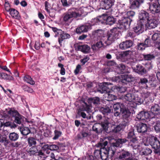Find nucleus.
I'll return each mask as SVG.
<instances>
[{
	"label": "nucleus",
	"instance_id": "c85d7f7f",
	"mask_svg": "<svg viewBox=\"0 0 160 160\" xmlns=\"http://www.w3.org/2000/svg\"><path fill=\"white\" fill-rule=\"evenodd\" d=\"M104 84L105 85L103 84V85L100 86V88H98V92L102 93H105L106 92H107L109 91L108 88H107V87L105 86V85H108V83L105 82Z\"/></svg>",
	"mask_w": 160,
	"mask_h": 160
},
{
	"label": "nucleus",
	"instance_id": "4d7b16f0",
	"mask_svg": "<svg viewBox=\"0 0 160 160\" xmlns=\"http://www.w3.org/2000/svg\"><path fill=\"white\" fill-rule=\"evenodd\" d=\"M55 136L53 138L54 140H56L60 136L61 133L60 132L58 131L57 130H55L54 131Z\"/></svg>",
	"mask_w": 160,
	"mask_h": 160
},
{
	"label": "nucleus",
	"instance_id": "bf43d9fd",
	"mask_svg": "<svg viewBox=\"0 0 160 160\" xmlns=\"http://www.w3.org/2000/svg\"><path fill=\"white\" fill-rule=\"evenodd\" d=\"M92 103L94 104H98L99 102V99L98 98H95L91 99Z\"/></svg>",
	"mask_w": 160,
	"mask_h": 160
},
{
	"label": "nucleus",
	"instance_id": "603ef678",
	"mask_svg": "<svg viewBox=\"0 0 160 160\" xmlns=\"http://www.w3.org/2000/svg\"><path fill=\"white\" fill-rule=\"evenodd\" d=\"M100 17L99 18H96L92 19L91 21L92 25L96 24L97 23H101V21L100 20Z\"/></svg>",
	"mask_w": 160,
	"mask_h": 160
},
{
	"label": "nucleus",
	"instance_id": "6ab92c4d",
	"mask_svg": "<svg viewBox=\"0 0 160 160\" xmlns=\"http://www.w3.org/2000/svg\"><path fill=\"white\" fill-rule=\"evenodd\" d=\"M149 9L152 13H158L160 12V6L156 3L153 2L149 6Z\"/></svg>",
	"mask_w": 160,
	"mask_h": 160
},
{
	"label": "nucleus",
	"instance_id": "6e6552de",
	"mask_svg": "<svg viewBox=\"0 0 160 160\" xmlns=\"http://www.w3.org/2000/svg\"><path fill=\"white\" fill-rule=\"evenodd\" d=\"M149 143L155 149H158L160 147V142L155 137H152L149 139Z\"/></svg>",
	"mask_w": 160,
	"mask_h": 160
},
{
	"label": "nucleus",
	"instance_id": "f03ea898",
	"mask_svg": "<svg viewBox=\"0 0 160 160\" xmlns=\"http://www.w3.org/2000/svg\"><path fill=\"white\" fill-rule=\"evenodd\" d=\"M52 31L55 33V37L60 36V37L58 38V42L60 45L63 40L67 39L70 37L69 34L64 32L61 29L53 27H52Z\"/></svg>",
	"mask_w": 160,
	"mask_h": 160
},
{
	"label": "nucleus",
	"instance_id": "b1692460",
	"mask_svg": "<svg viewBox=\"0 0 160 160\" xmlns=\"http://www.w3.org/2000/svg\"><path fill=\"white\" fill-rule=\"evenodd\" d=\"M78 49L84 53H87L89 52L90 48L87 45H79L78 46Z\"/></svg>",
	"mask_w": 160,
	"mask_h": 160
},
{
	"label": "nucleus",
	"instance_id": "8fccbe9b",
	"mask_svg": "<svg viewBox=\"0 0 160 160\" xmlns=\"http://www.w3.org/2000/svg\"><path fill=\"white\" fill-rule=\"evenodd\" d=\"M86 9L85 8H81L79 10L77 11V12H76V13H78L80 15L78 16V17H79L82 14L85 15L87 14L86 12H85L84 9Z\"/></svg>",
	"mask_w": 160,
	"mask_h": 160
},
{
	"label": "nucleus",
	"instance_id": "680f3d73",
	"mask_svg": "<svg viewBox=\"0 0 160 160\" xmlns=\"http://www.w3.org/2000/svg\"><path fill=\"white\" fill-rule=\"evenodd\" d=\"M146 47L143 43H140L138 45V50H144Z\"/></svg>",
	"mask_w": 160,
	"mask_h": 160
},
{
	"label": "nucleus",
	"instance_id": "f257e3e1",
	"mask_svg": "<svg viewBox=\"0 0 160 160\" xmlns=\"http://www.w3.org/2000/svg\"><path fill=\"white\" fill-rule=\"evenodd\" d=\"M108 142L105 141L103 143H99L96 146L97 147L102 148V152L100 154L101 159L102 160H106L108 158V155L111 154L112 156L114 154V152L113 150L110 149L109 148H106L105 147L107 145Z\"/></svg>",
	"mask_w": 160,
	"mask_h": 160
},
{
	"label": "nucleus",
	"instance_id": "864d4df0",
	"mask_svg": "<svg viewBox=\"0 0 160 160\" xmlns=\"http://www.w3.org/2000/svg\"><path fill=\"white\" fill-rule=\"evenodd\" d=\"M118 68L121 70V72L124 73L126 71L125 70L126 69V67L124 64H119L118 66Z\"/></svg>",
	"mask_w": 160,
	"mask_h": 160
},
{
	"label": "nucleus",
	"instance_id": "7ed1b4c3",
	"mask_svg": "<svg viewBox=\"0 0 160 160\" xmlns=\"http://www.w3.org/2000/svg\"><path fill=\"white\" fill-rule=\"evenodd\" d=\"M8 113L10 116L14 117L15 122L18 124H20L23 121L24 117L20 115L18 112L13 108H11L8 111Z\"/></svg>",
	"mask_w": 160,
	"mask_h": 160
},
{
	"label": "nucleus",
	"instance_id": "20e7f679",
	"mask_svg": "<svg viewBox=\"0 0 160 160\" xmlns=\"http://www.w3.org/2000/svg\"><path fill=\"white\" fill-rule=\"evenodd\" d=\"M118 31L116 28H114L109 31L106 38V40L108 44L113 42L117 38L118 36Z\"/></svg>",
	"mask_w": 160,
	"mask_h": 160
},
{
	"label": "nucleus",
	"instance_id": "49530a36",
	"mask_svg": "<svg viewBox=\"0 0 160 160\" xmlns=\"http://www.w3.org/2000/svg\"><path fill=\"white\" fill-rule=\"evenodd\" d=\"M127 123H126L124 124H120L118 126L116 127L114 129V131L116 132H118L120 131L123 128V126H125L127 125Z\"/></svg>",
	"mask_w": 160,
	"mask_h": 160
},
{
	"label": "nucleus",
	"instance_id": "69168bd1",
	"mask_svg": "<svg viewBox=\"0 0 160 160\" xmlns=\"http://www.w3.org/2000/svg\"><path fill=\"white\" fill-rule=\"evenodd\" d=\"M89 59V57L88 56H86L83 59L81 60V62L82 63L83 65H84L85 63L88 61Z\"/></svg>",
	"mask_w": 160,
	"mask_h": 160
},
{
	"label": "nucleus",
	"instance_id": "f8f14e48",
	"mask_svg": "<svg viewBox=\"0 0 160 160\" xmlns=\"http://www.w3.org/2000/svg\"><path fill=\"white\" fill-rule=\"evenodd\" d=\"M139 20L145 23L144 21H147L150 18L149 13L144 11H141L139 14Z\"/></svg>",
	"mask_w": 160,
	"mask_h": 160
},
{
	"label": "nucleus",
	"instance_id": "2eb2a0df",
	"mask_svg": "<svg viewBox=\"0 0 160 160\" xmlns=\"http://www.w3.org/2000/svg\"><path fill=\"white\" fill-rule=\"evenodd\" d=\"M104 32L101 29H98L93 32L92 35L93 37L94 40L99 39V38H102L105 36H103Z\"/></svg>",
	"mask_w": 160,
	"mask_h": 160
},
{
	"label": "nucleus",
	"instance_id": "ddd939ff",
	"mask_svg": "<svg viewBox=\"0 0 160 160\" xmlns=\"http://www.w3.org/2000/svg\"><path fill=\"white\" fill-rule=\"evenodd\" d=\"M9 141L7 139V137L6 135L3 133L0 134V142L3 143L5 146H7L9 143ZM2 146L0 144V156L2 153Z\"/></svg>",
	"mask_w": 160,
	"mask_h": 160
},
{
	"label": "nucleus",
	"instance_id": "f3484780",
	"mask_svg": "<svg viewBox=\"0 0 160 160\" xmlns=\"http://www.w3.org/2000/svg\"><path fill=\"white\" fill-rule=\"evenodd\" d=\"M137 130L138 132L139 133L145 132L147 130V126L146 124L140 123L137 124Z\"/></svg>",
	"mask_w": 160,
	"mask_h": 160
},
{
	"label": "nucleus",
	"instance_id": "7c9ffc66",
	"mask_svg": "<svg viewBox=\"0 0 160 160\" xmlns=\"http://www.w3.org/2000/svg\"><path fill=\"white\" fill-rule=\"evenodd\" d=\"M130 156V153L128 151H124L121 152V154L118 157V159L125 160L126 158Z\"/></svg>",
	"mask_w": 160,
	"mask_h": 160
},
{
	"label": "nucleus",
	"instance_id": "72a5a7b5",
	"mask_svg": "<svg viewBox=\"0 0 160 160\" xmlns=\"http://www.w3.org/2000/svg\"><path fill=\"white\" fill-rule=\"evenodd\" d=\"M112 108H113L111 106H110V107L102 108L100 109V110L103 114H105L112 112Z\"/></svg>",
	"mask_w": 160,
	"mask_h": 160
},
{
	"label": "nucleus",
	"instance_id": "c756f323",
	"mask_svg": "<svg viewBox=\"0 0 160 160\" xmlns=\"http://www.w3.org/2000/svg\"><path fill=\"white\" fill-rule=\"evenodd\" d=\"M151 110L152 113L157 115L160 112V108L158 104H155L152 106Z\"/></svg>",
	"mask_w": 160,
	"mask_h": 160
},
{
	"label": "nucleus",
	"instance_id": "9d476101",
	"mask_svg": "<svg viewBox=\"0 0 160 160\" xmlns=\"http://www.w3.org/2000/svg\"><path fill=\"white\" fill-rule=\"evenodd\" d=\"M149 115L148 112L144 111L140 112L137 116V118L140 120L148 122Z\"/></svg>",
	"mask_w": 160,
	"mask_h": 160
},
{
	"label": "nucleus",
	"instance_id": "ea45409f",
	"mask_svg": "<svg viewBox=\"0 0 160 160\" xmlns=\"http://www.w3.org/2000/svg\"><path fill=\"white\" fill-rule=\"evenodd\" d=\"M24 80L31 85H33L35 84L34 81L29 76H25L24 78Z\"/></svg>",
	"mask_w": 160,
	"mask_h": 160
},
{
	"label": "nucleus",
	"instance_id": "5fc2aeb1",
	"mask_svg": "<svg viewBox=\"0 0 160 160\" xmlns=\"http://www.w3.org/2000/svg\"><path fill=\"white\" fill-rule=\"evenodd\" d=\"M106 95L107 96L108 98L109 99V100L110 101L115 100L116 98V97L115 95L109 93H106Z\"/></svg>",
	"mask_w": 160,
	"mask_h": 160
},
{
	"label": "nucleus",
	"instance_id": "423d86ee",
	"mask_svg": "<svg viewBox=\"0 0 160 160\" xmlns=\"http://www.w3.org/2000/svg\"><path fill=\"white\" fill-rule=\"evenodd\" d=\"M73 9H69L66 13L63 18V20L65 22H71L73 20V18H77L80 14L76 13V12L73 11Z\"/></svg>",
	"mask_w": 160,
	"mask_h": 160
},
{
	"label": "nucleus",
	"instance_id": "2f4dec72",
	"mask_svg": "<svg viewBox=\"0 0 160 160\" xmlns=\"http://www.w3.org/2000/svg\"><path fill=\"white\" fill-rule=\"evenodd\" d=\"M130 19L128 18H125L122 22V28L125 29H127L129 27L130 24Z\"/></svg>",
	"mask_w": 160,
	"mask_h": 160
},
{
	"label": "nucleus",
	"instance_id": "c03bdc74",
	"mask_svg": "<svg viewBox=\"0 0 160 160\" xmlns=\"http://www.w3.org/2000/svg\"><path fill=\"white\" fill-rule=\"evenodd\" d=\"M152 39L156 42L157 41L160 40V32L155 33L152 36Z\"/></svg>",
	"mask_w": 160,
	"mask_h": 160
},
{
	"label": "nucleus",
	"instance_id": "a878e982",
	"mask_svg": "<svg viewBox=\"0 0 160 160\" xmlns=\"http://www.w3.org/2000/svg\"><path fill=\"white\" fill-rule=\"evenodd\" d=\"M132 102L136 104H141L143 102V99L141 98V95L135 94L133 96Z\"/></svg>",
	"mask_w": 160,
	"mask_h": 160
},
{
	"label": "nucleus",
	"instance_id": "1a4fd4ad",
	"mask_svg": "<svg viewBox=\"0 0 160 160\" xmlns=\"http://www.w3.org/2000/svg\"><path fill=\"white\" fill-rule=\"evenodd\" d=\"M144 24L141 21H139L136 26L133 28L134 32L138 34L142 33L144 30Z\"/></svg>",
	"mask_w": 160,
	"mask_h": 160
},
{
	"label": "nucleus",
	"instance_id": "393cba45",
	"mask_svg": "<svg viewBox=\"0 0 160 160\" xmlns=\"http://www.w3.org/2000/svg\"><path fill=\"white\" fill-rule=\"evenodd\" d=\"M151 124L154 125L153 127L157 133L160 132V122L159 121H150Z\"/></svg>",
	"mask_w": 160,
	"mask_h": 160
},
{
	"label": "nucleus",
	"instance_id": "aec40b11",
	"mask_svg": "<svg viewBox=\"0 0 160 160\" xmlns=\"http://www.w3.org/2000/svg\"><path fill=\"white\" fill-rule=\"evenodd\" d=\"M120 113L123 119H127L131 114L128 109L125 106L124 107H122Z\"/></svg>",
	"mask_w": 160,
	"mask_h": 160
},
{
	"label": "nucleus",
	"instance_id": "a18cd8bd",
	"mask_svg": "<svg viewBox=\"0 0 160 160\" xmlns=\"http://www.w3.org/2000/svg\"><path fill=\"white\" fill-rule=\"evenodd\" d=\"M143 56L144 59L145 60H151L155 58V56L153 54L143 55Z\"/></svg>",
	"mask_w": 160,
	"mask_h": 160
},
{
	"label": "nucleus",
	"instance_id": "9b49d317",
	"mask_svg": "<svg viewBox=\"0 0 160 160\" xmlns=\"http://www.w3.org/2000/svg\"><path fill=\"white\" fill-rule=\"evenodd\" d=\"M158 22L155 19H149L146 24V26L149 29L155 28L157 26Z\"/></svg>",
	"mask_w": 160,
	"mask_h": 160
},
{
	"label": "nucleus",
	"instance_id": "58836bf2",
	"mask_svg": "<svg viewBox=\"0 0 160 160\" xmlns=\"http://www.w3.org/2000/svg\"><path fill=\"white\" fill-rule=\"evenodd\" d=\"M20 131L21 133L24 135H27L30 132V131L28 127H25L21 128Z\"/></svg>",
	"mask_w": 160,
	"mask_h": 160
},
{
	"label": "nucleus",
	"instance_id": "338daca9",
	"mask_svg": "<svg viewBox=\"0 0 160 160\" xmlns=\"http://www.w3.org/2000/svg\"><path fill=\"white\" fill-rule=\"evenodd\" d=\"M132 53V52L131 51L128 50L124 52L122 54V55L123 57H126L128 55H130Z\"/></svg>",
	"mask_w": 160,
	"mask_h": 160
},
{
	"label": "nucleus",
	"instance_id": "3c124183",
	"mask_svg": "<svg viewBox=\"0 0 160 160\" xmlns=\"http://www.w3.org/2000/svg\"><path fill=\"white\" fill-rule=\"evenodd\" d=\"M109 124V122L108 121H106L102 123V124H101L102 125V130L103 129L106 130L108 128V124Z\"/></svg>",
	"mask_w": 160,
	"mask_h": 160
},
{
	"label": "nucleus",
	"instance_id": "bb28decb",
	"mask_svg": "<svg viewBox=\"0 0 160 160\" xmlns=\"http://www.w3.org/2000/svg\"><path fill=\"white\" fill-rule=\"evenodd\" d=\"M9 13L13 18L18 19L20 18L18 12L14 9L12 8L10 11Z\"/></svg>",
	"mask_w": 160,
	"mask_h": 160
},
{
	"label": "nucleus",
	"instance_id": "5701e85b",
	"mask_svg": "<svg viewBox=\"0 0 160 160\" xmlns=\"http://www.w3.org/2000/svg\"><path fill=\"white\" fill-rule=\"evenodd\" d=\"M122 81L123 83L132 81L133 79V77L130 75L124 74L121 75Z\"/></svg>",
	"mask_w": 160,
	"mask_h": 160
},
{
	"label": "nucleus",
	"instance_id": "a19ab883",
	"mask_svg": "<svg viewBox=\"0 0 160 160\" xmlns=\"http://www.w3.org/2000/svg\"><path fill=\"white\" fill-rule=\"evenodd\" d=\"M133 95L131 93H128L123 96V99H125L127 101L131 102L133 101Z\"/></svg>",
	"mask_w": 160,
	"mask_h": 160
},
{
	"label": "nucleus",
	"instance_id": "79ce46f5",
	"mask_svg": "<svg viewBox=\"0 0 160 160\" xmlns=\"http://www.w3.org/2000/svg\"><path fill=\"white\" fill-rule=\"evenodd\" d=\"M28 144L30 146L33 145H35L36 144V139L33 137H29L27 139Z\"/></svg>",
	"mask_w": 160,
	"mask_h": 160
},
{
	"label": "nucleus",
	"instance_id": "412c9836",
	"mask_svg": "<svg viewBox=\"0 0 160 160\" xmlns=\"http://www.w3.org/2000/svg\"><path fill=\"white\" fill-rule=\"evenodd\" d=\"M124 106L123 104L120 103H116L113 105V108L115 111L114 114L115 116H118L119 115L120 113L119 109H120L121 111L122 107H124Z\"/></svg>",
	"mask_w": 160,
	"mask_h": 160
},
{
	"label": "nucleus",
	"instance_id": "473e14b6",
	"mask_svg": "<svg viewBox=\"0 0 160 160\" xmlns=\"http://www.w3.org/2000/svg\"><path fill=\"white\" fill-rule=\"evenodd\" d=\"M152 152V150L149 148L145 147L143 148L141 151V154L142 155H148Z\"/></svg>",
	"mask_w": 160,
	"mask_h": 160
},
{
	"label": "nucleus",
	"instance_id": "37998d69",
	"mask_svg": "<svg viewBox=\"0 0 160 160\" xmlns=\"http://www.w3.org/2000/svg\"><path fill=\"white\" fill-rule=\"evenodd\" d=\"M127 141L125 139H118L117 140L116 143H115L114 145L116 147H118L119 145V144H122L126 142Z\"/></svg>",
	"mask_w": 160,
	"mask_h": 160
},
{
	"label": "nucleus",
	"instance_id": "e433bc0d",
	"mask_svg": "<svg viewBox=\"0 0 160 160\" xmlns=\"http://www.w3.org/2000/svg\"><path fill=\"white\" fill-rule=\"evenodd\" d=\"M129 144L133 148H136L138 146V142L137 140L135 138H133L131 139Z\"/></svg>",
	"mask_w": 160,
	"mask_h": 160
},
{
	"label": "nucleus",
	"instance_id": "cd10ccee",
	"mask_svg": "<svg viewBox=\"0 0 160 160\" xmlns=\"http://www.w3.org/2000/svg\"><path fill=\"white\" fill-rule=\"evenodd\" d=\"M101 124L99 123L94 124L92 127V130L97 133H99L102 132V128Z\"/></svg>",
	"mask_w": 160,
	"mask_h": 160
},
{
	"label": "nucleus",
	"instance_id": "4be33fe9",
	"mask_svg": "<svg viewBox=\"0 0 160 160\" xmlns=\"http://www.w3.org/2000/svg\"><path fill=\"white\" fill-rule=\"evenodd\" d=\"M134 71L138 74L142 75L146 73V70L141 65L139 64L133 69Z\"/></svg>",
	"mask_w": 160,
	"mask_h": 160
},
{
	"label": "nucleus",
	"instance_id": "39448f33",
	"mask_svg": "<svg viewBox=\"0 0 160 160\" xmlns=\"http://www.w3.org/2000/svg\"><path fill=\"white\" fill-rule=\"evenodd\" d=\"M106 38L103 37L96 40L98 42L92 46V49L94 52H96L99 50L100 49L104 46V43L108 45L106 40Z\"/></svg>",
	"mask_w": 160,
	"mask_h": 160
},
{
	"label": "nucleus",
	"instance_id": "a211bd4d",
	"mask_svg": "<svg viewBox=\"0 0 160 160\" xmlns=\"http://www.w3.org/2000/svg\"><path fill=\"white\" fill-rule=\"evenodd\" d=\"M133 45V42L131 40H126L123 42L119 44L120 48L122 49H125L130 48Z\"/></svg>",
	"mask_w": 160,
	"mask_h": 160
},
{
	"label": "nucleus",
	"instance_id": "052dcab7",
	"mask_svg": "<svg viewBox=\"0 0 160 160\" xmlns=\"http://www.w3.org/2000/svg\"><path fill=\"white\" fill-rule=\"evenodd\" d=\"M49 149L51 150H56L58 149L59 147L56 145H50L49 147Z\"/></svg>",
	"mask_w": 160,
	"mask_h": 160
},
{
	"label": "nucleus",
	"instance_id": "13d9d810",
	"mask_svg": "<svg viewBox=\"0 0 160 160\" xmlns=\"http://www.w3.org/2000/svg\"><path fill=\"white\" fill-rule=\"evenodd\" d=\"M23 89L25 91L28 92L29 93H32L34 92V90L32 88L27 86H24Z\"/></svg>",
	"mask_w": 160,
	"mask_h": 160
},
{
	"label": "nucleus",
	"instance_id": "09e8293b",
	"mask_svg": "<svg viewBox=\"0 0 160 160\" xmlns=\"http://www.w3.org/2000/svg\"><path fill=\"white\" fill-rule=\"evenodd\" d=\"M140 4L136 0L134 1L132 3L131 5V8L132 9H135L137 8H138L140 6Z\"/></svg>",
	"mask_w": 160,
	"mask_h": 160
},
{
	"label": "nucleus",
	"instance_id": "f704fd0d",
	"mask_svg": "<svg viewBox=\"0 0 160 160\" xmlns=\"http://www.w3.org/2000/svg\"><path fill=\"white\" fill-rule=\"evenodd\" d=\"M0 78L4 79H6L9 80H13V78L10 75H8L4 73H1L0 72Z\"/></svg>",
	"mask_w": 160,
	"mask_h": 160
},
{
	"label": "nucleus",
	"instance_id": "6e6d98bb",
	"mask_svg": "<svg viewBox=\"0 0 160 160\" xmlns=\"http://www.w3.org/2000/svg\"><path fill=\"white\" fill-rule=\"evenodd\" d=\"M84 111H86L88 112L90 111L92 106L91 105H87V104L85 103V105L83 106Z\"/></svg>",
	"mask_w": 160,
	"mask_h": 160
},
{
	"label": "nucleus",
	"instance_id": "0e129e2a",
	"mask_svg": "<svg viewBox=\"0 0 160 160\" xmlns=\"http://www.w3.org/2000/svg\"><path fill=\"white\" fill-rule=\"evenodd\" d=\"M134 138V134L133 131L129 132L128 133L127 136V138L128 139H131Z\"/></svg>",
	"mask_w": 160,
	"mask_h": 160
},
{
	"label": "nucleus",
	"instance_id": "c9c22d12",
	"mask_svg": "<svg viewBox=\"0 0 160 160\" xmlns=\"http://www.w3.org/2000/svg\"><path fill=\"white\" fill-rule=\"evenodd\" d=\"M9 138L11 140L15 141L18 139L19 135L15 132H11L9 135Z\"/></svg>",
	"mask_w": 160,
	"mask_h": 160
},
{
	"label": "nucleus",
	"instance_id": "774afa93",
	"mask_svg": "<svg viewBox=\"0 0 160 160\" xmlns=\"http://www.w3.org/2000/svg\"><path fill=\"white\" fill-rule=\"evenodd\" d=\"M144 44L146 47H149L151 45L150 40L148 39H146L145 40Z\"/></svg>",
	"mask_w": 160,
	"mask_h": 160
},
{
	"label": "nucleus",
	"instance_id": "0eeeda50",
	"mask_svg": "<svg viewBox=\"0 0 160 160\" xmlns=\"http://www.w3.org/2000/svg\"><path fill=\"white\" fill-rule=\"evenodd\" d=\"M100 20L102 23H106L110 25L113 24L115 22V19L112 17L108 16L105 14L100 17Z\"/></svg>",
	"mask_w": 160,
	"mask_h": 160
},
{
	"label": "nucleus",
	"instance_id": "4c0bfd02",
	"mask_svg": "<svg viewBox=\"0 0 160 160\" xmlns=\"http://www.w3.org/2000/svg\"><path fill=\"white\" fill-rule=\"evenodd\" d=\"M28 152L30 155H36L38 153V149L36 147H32L28 150Z\"/></svg>",
	"mask_w": 160,
	"mask_h": 160
},
{
	"label": "nucleus",
	"instance_id": "4468645a",
	"mask_svg": "<svg viewBox=\"0 0 160 160\" xmlns=\"http://www.w3.org/2000/svg\"><path fill=\"white\" fill-rule=\"evenodd\" d=\"M91 29V26L82 25L76 29V32L77 33L80 34L82 32H87L89 30Z\"/></svg>",
	"mask_w": 160,
	"mask_h": 160
},
{
	"label": "nucleus",
	"instance_id": "dca6fc26",
	"mask_svg": "<svg viewBox=\"0 0 160 160\" xmlns=\"http://www.w3.org/2000/svg\"><path fill=\"white\" fill-rule=\"evenodd\" d=\"M114 0H102L101 4L106 9L110 8L114 4Z\"/></svg>",
	"mask_w": 160,
	"mask_h": 160
},
{
	"label": "nucleus",
	"instance_id": "de8ad7c7",
	"mask_svg": "<svg viewBox=\"0 0 160 160\" xmlns=\"http://www.w3.org/2000/svg\"><path fill=\"white\" fill-rule=\"evenodd\" d=\"M90 135V134L89 133L85 132H82L81 134H78L77 137L79 139H81L82 138L86 137Z\"/></svg>",
	"mask_w": 160,
	"mask_h": 160
},
{
	"label": "nucleus",
	"instance_id": "e2e57ef3",
	"mask_svg": "<svg viewBox=\"0 0 160 160\" xmlns=\"http://www.w3.org/2000/svg\"><path fill=\"white\" fill-rule=\"evenodd\" d=\"M99 148V149H96V150L94 151V153L95 155L97 156H98V155H100L102 151V148H101L100 147H98V148Z\"/></svg>",
	"mask_w": 160,
	"mask_h": 160
}]
</instances>
